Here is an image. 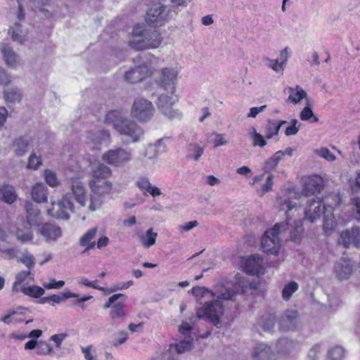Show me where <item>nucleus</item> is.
Listing matches in <instances>:
<instances>
[{"label": "nucleus", "instance_id": "nucleus-1", "mask_svg": "<svg viewBox=\"0 0 360 360\" xmlns=\"http://www.w3.org/2000/svg\"><path fill=\"white\" fill-rule=\"evenodd\" d=\"M105 122L124 136L127 143H137L143 137V128L135 120L124 116L119 110L109 111L105 115Z\"/></svg>", "mask_w": 360, "mask_h": 360}, {"label": "nucleus", "instance_id": "nucleus-2", "mask_svg": "<svg viewBox=\"0 0 360 360\" xmlns=\"http://www.w3.org/2000/svg\"><path fill=\"white\" fill-rule=\"evenodd\" d=\"M234 291L224 289L216 295L217 299L207 302L197 311L198 319H206L217 328L221 326V316L224 314V306L221 300H232L235 295Z\"/></svg>", "mask_w": 360, "mask_h": 360}, {"label": "nucleus", "instance_id": "nucleus-3", "mask_svg": "<svg viewBox=\"0 0 360 360\" xmlns=\"http://www.w3.org/2000/svg\"><path fill=\"white\" fill-rule=\"evenodd\" d=\"M288 223L276 224L273 229L265 231L261 241V247L266 254L276 255L280 249L279 235L288 229Z\"/></svg>", "mask_w": 360, "mask_h": 360}, {"label": "nucleus", "instance_id": "nucleus-4", "mask_svg": "<svg viewBox=\"0 0 360 360\" xmlns=\"http://www.w3.org/2000/svg\"><path fill=\"white\" fill-rule=\"evenodd\" d=\"M137 57L141 60V63L124 74V80L129 83L140 82L151 75L149 63H152L155 57L150 53H140Z\"/></svg>", "mask_w": 360, "mask_h": 360}, {"label": "nucleus", "instance_id": "nucleus-5", "mask_svg": "<svg viewBox=\"0 0 360 360\" xmlns=\"http://www.w3.org/2000/svg\"><path fill=\"white\" fill-rule=\"evenodd\" d=\"M155 111L151 101L143 98H137L131 105V115L139 122H147L152 119Z\"/></svg>", "mask_w": 360, "mask_h": 360}, {"label": "nucleus", "instance_id": "nucleus-6", "mask_svg": "<svg viewBox=\"0 0 360 360\" xmlns=\"http://www.w3.org/2000/svg\"><path fill=\"white\" fill-rule=\"evenodd\" d=\"M131 159V152L121 147L108 150L102 155V160L105 162L117 167L125 165Z\"/></svg>", "mask_w": 360, "mask_h": 360}, {"label": "nucleus", "instance_id": "nucleus-7", "mask_svg": "<svg viewBox=\"0 0 360 360\" xmlns=\"http://www.w3.org/2000/svg\"><path fill=\"white\" fill-rule=\"evenodd\" d=\"M169 12L170 9L167 6L159 3L148 11L146 22L150 26L160 27L168 21Z\"/></svg>", "mask_w": 360, "mask_h": 360}, {"label": "nucleus", "instance_id": "nucleus-8", "mask_svg": "<svg viewBox=\"0 0 360 360\" xmlns=\"http://www.w3.org/2000/svg\"><path fill=\"white\" fill-rule=\"evenodd\" d=\"M162 42L160 34L155 30L145 31L143 39H131L129 42L131 48L140 50L158 48Z\"/></svg>", "mask_w": 360, "mask_h": 360}, {"label": "nucleus", "instance_id": "nucleus-9", "mask_svg": "<svg viewBox=\"0 0 360 360\" xmlns=\"http://www.w3.org/2000/svg\"><path fill=\"white\" fill-rule=\"evenodd\" d=\"M70 193H66L57 203H52L48 214L56 219H68L70 214L73 212V203L70 200Z\"/></svg>", "mask_w": 360, "mask_h": 360}, {"label": "nucleus", "instance_id": "nucleus-10", "mask_svg": "<svg viewBox=\"0 0 360 360\" xmlns=\"http://www.w3.org/2000/svg\"><path fill=\"white\" fill-rule=\"evenodd\" d=\"M240 268L247 274L252 276H259L264 274L263 259L257 254L240 257Z\"/></svg>", "mask_w": 360, "mask_h": 360}, {"label": "nucleus", "instance_id": "nucleus-11", "mask_svg": "<svg viewBox=\"0 0 360 360\" xmlns=\"http://www.w3.org/2000/svg\"><path fill=\"white\" fill-rule=\"evenodd\" d=\"M300 323L299 314L294 310L285 311L279 318L278 326L282 331L294 330Z\"/></svg>", "mask_w": 360, "mask_h": 360}, {"label": "nucleus", "instance_id": "nucleus-12", "mask_svg": "<svg viewBox=\"0 0 360 360\" xmlns=\"http://www.w3.org/2000/svg\"><path fill=\"white\" fill-rule=\"evenodd\" d=\"M323 210L328 209L323 205L322 201L319 199L311 198L307 201V205L304 207L305 217L311 222H314L317 218L323 213Z\"/></svg>", "mask_w": 360, "mask_h": 360}, {"label": "nucleus", "instance_id": "nucleus-13", "mask_svg": "<svg viewBox=\"0 0 360 360\" xmlns=\"http://www.w3.org/2000/svg\"><path fill=\"white\" fill-rule=\"evenodd\" d=\"M177 75L178 72L175 69L165 68L162 70L161 75L157 79V83L165 90L174 92Z\"/></svg>", "mask_w": 360, "mask_h": 360}, {"label": "nucleus", "instance_id": "nucleus-14", "mask_svg": "<svg viewBox=\"0 0 360 360\" xmlns=\"http://www.w3.org/2000/svg\"><path fill=\"white\" fill-rule=\"evenodd\" d=\"M339 241L345 248L352 245L356 248H360V228L354 227L342 231L340 233Z\"/></svg>", "mask_w": 360, "mask_h": 360}, {"label": "nucleus", "instance_id": "nucleus-15", "mask_svg": "<svg viewBox=\"0 0 360 360\" xmlns=\"http://www.w3.org/2000/svg\"><path fill=\"white\" fill-rule=\"evenodd\" d=\"M252 360H276V354L271 348L264 344L259 343L253 347Z\"/></svg>", "mask_w": 360, "mask_h": 360}, {"label": "nucleus", "instance_id": "nucleus-16", "mask_svg": "<svg viewBox=\"0 0 360 360\" xmlns=\"http://www.w3.org/2000/svg\"><path fill=\"white\" fill-rule=\"evenodd\" d=\"M334 271L339 280L347 279L353 272L352 261L343 258L339 259L335 264Z\"/></svg>", "mask_w": 360, "mask_h": 360}, {"label": "nucleus", "instance_id": "nucleus-17", "mask_svg": "<svg viewBox=\"0 0 360 360\" xmlns=\"http://www.w3.org/2000/svg\"><path fill=\"white\" fill-rule=\"evenodd\" d=\"M71 194L81 207H85L87 201L84 184L78 179L71 180Z\"/></svg>", "mask_w": 360, "mask_h": 360}, {"label": "nucleus", "instance_id": "nucleus-18", "mask_svg": "<svg viewBox=\"0 0 360 360\" xmlns=\"http://www.w3.org/2000/svg\"><path fill=\"white\" fill-rule=\"evenodd\" d=\"M39 233L48 243L56 242L62 236L61 229L52 224H44L39 229Z\"/></svg>", "mask_w": 360, "mask_h": 360}, {"label": "nucleus", "instance_id": "nucleus-19", "mask_svg": "<svg viewBox=\"0 0 360 360\" xmlns=\"http://www.w3.org/2000/svg\"><path fill=\"white\" fill-rule=\"evenodd\" d=\"M174 102L172 98L167 95L162 94L158 97V108L169 118H173L178 115L179 112L172 108Z\"/></svg>", "mask_w": 360, "mask_h": 360}, {"label": "nucleus", "instance_id": "nucleus-20", "mask_svg": "<svg viewBox=\"0 0 360 360\" xmlns=\"http://www.w3.org/2000/svg\"><path fill=\"white\" fill-rule=\"evenodd\" d=\"M86 139L87 143L92 144L94 148H98V146L109 141L110 134L105 130H98L95 132H89Z\"/></svg>", "mask_w": 360, "mask_h": 360}, {"label": "nucleus", "instance_id": "nucleus-21", "mask_svg": "<svg viewBox=\"0 0 360 360\" xmlns=\"http://www.w3.org/2000/svg\"><path fill=\"white\" fill-rule=\"evenodd\" d=\"M91 191L98 195L109 194L112 190V184L110 181L106 180H92L89 183Z\"/></svg>", "mask_w": 360, "mask_h": 360}, {"label": "nucleus", "instance_id": "nucleus-22", "mask_svg": "<svg viewBox=\"0 0 360 360\" xmlns=\"http://www.w3.org/2000/svg\"><path fill=\"white\" fill-rule=\"evenodd\" d=\"M136 185L143 192L144 195L150 194L153 197H156L162 195L160 189L153 186L147 177L139 178L136 182Z\"/></svg>", "mask_w": 360, "mask_h": 360}, {"label": "nucleus", "instance_id": "nucleus-23", "mask_svg": "<svg viewBox=\"0 0 360 360\" xmlns=\"http://www.w3.org/2000/svg\"><path fill=\"white\" fill-rule=\"evenodd\" d=\"M98 232V228L94 227L88 230L82 237L79 238V245L84 247L83 252H86L89 250H91L96 246V236Z\"/></svg>", "mask_w": 360, "mask_h": 360}, {"label": "nucleus", "instance_id": "nucleus-24", "mask_svg": "<svg viewBox=\"0 0 360 360\" xmlns=\"http://www.w3.org/2000/svg\"><path fill=\"white\" fill-rule=\"evenodd\" d=\"M322 181V179L317 175L308 178L304 183L303 194L305 195H314L316 192L319 191Z\"/></svg>", "mask_w": 360, "mask_h": 360}, {"label": "nucleus", "instance_id": "nucleus-25", "mask_svg": "<svg viewBox=\"0 0 360 360\" xmlns=\"http://www.w3.org/2000/svg\"><path fill=\"white\" fill-rule=\"evenodd\" d=\"M34 273L32 271H21L15 275V281L12 286V291L18 292L27 280L34 281Z\"/></svg>", "mask_w": 360, "mask_h": 360}, {"label": "nucleus", "instance_id": "nucleus-26", "mask_svg": "<svg viewBox=\"0 0 360 360\" xmlns=\"http://www.w3.org/2000/svg\"><path fill=\"white\" fill-rule=\"evenodd\" d=\"M4 99L7 104H16L22 99V90L16 86L6 89L3 92Z\"/></svg>", "mask_w": 360, "mask_h": 360}, {"label": "nucleus", "instance_id": "nucleus-27", "mask_svg": "<svg viewBox=\"0 0 360 360\" xmlns=\"http://www.w3.org/2000/svg\"><path fill=\"white\" fill-rule=\"evenodd\" d=\"M31 195L36 202H46L48 200L46 186L42 183H37L32 186Z\"/></svg>", "mask_w": 360, "mask_h": 360}, {"label": "nucleus", "instance_id": "nucleus-28", "mask_svg": "<svg viewBox=\"0 0 360 360\" xmlns=\"http://www.w3.org/2000/svg\"><path fill=\"white\" fill-rule=\"evenodd\" d=\"M27 212V221L30 226L37 225L40 222V212L31 202H27L25 205Z\"/></svg>", "mask_w": 360, "mask_h": 360}, {"label": "nucleus", "instance_id": "nucleus-29", "mask_svg": "<svg viewBox=\"0 0 360 360\" xmlns=\"http://www.w3.org/2000/svg\"><path fill=\"white\" fill-rule=\"evenodd\" d=\"M137 236L141 245L144 248H149L155 244L158 233L153 231V228H150L146 233L139 232Z\"/></svg>", "mask_w": 360, "mask_h": 360}, {"label": "nucleus", "instance_id": "nucleus-30", "mask_svg": "<svg viewBox=\"0 0 360 360\" xmlns=\"http://www.w3.org/2000/svg\"><path fill=\"white\" fill-rule=\"evenodd\" d=\"M124 300L117 302L110 309V316L112 324H115L118 321H122L126 317L124 311L125 304Z\"/></svg>", "mask_w": 360, "mask_h": 360}, {"label": "nucleus", "instance_id": "nucleus-31", "mask_svg": "<svg viewBox=\"0 0 360 360\" xmlns=\"http://www.w3.org/2000/svg\"><path fill=\"white\" fill-rule=\"evenodd\" d=\"M286 89L289 92L288 101L293 104H297L302 99L307 98V92L299 85H296L295 87L288 86Z\"/></svg>", "mask_w": 360, "mask_h": 360}, {"label": "nucleus", "instance_id": "nucleus-32", "mask_svg": "<svg viewBox=\"0 0 360 360\" xmlns=\"http://www.w3.org/2000/svg\"><path fill=\"white\" fill-rule=\"evenodd\" d=\"M17 198V194L13 186L4 184L0 186V199L6 203L12 204Z\"/></svg>", "mask_w": 360, "mask_h": 360}, {"label": "nucleus", "instance_id": "nucleus-33", "mask_svg": "<svg viewBox=\"0 0 360 360\" xmlns=\"http://www.w3.org/2000/svg\"><path fill=\"white\" fill-rule=\"evenodd\" d=\"M30 143V139L28 137L21 136L16 139L13 143L15 153L18 156L24 155L27 151Z\"/></svg>", "mask_w": 360, "mask_h": 360}, {"label": "nucleus", "instance_id": "nucleus-34", "mask_svg": "<svg viewBox=\"0 0 360 360\" xmlns=\"http://www.w3.org/2000/svg\"><path fill=\"white\" fill-rule=\"evenodd\" d=\"M1 52L8 66L15 67L17 65L18 56L8 45L4 44L1 48Z\"/></svg>", "mask_w": 360, "mask_h": 360}, {"label": "nucleus", "instance_id": "nucleus-35", "mask_svg": "<svg viewBox=\"0 0 360 360\" xmlns=\"http://www.w3.org/2000/svg\"><path fill=\"white\" fill-rule=\"evenodd\" d=\"M333 208L329 207V210L324 211L323 229L326 235H330L335 229L337 223L334 219L333 214L330 210Z\"/></svg>", "mask_w": 360, "mask_h": 360}, {"label": "nucleus", "instance_id": "nucleus-36", "mask_svg": "<svg viewBox=\"0 0 360 360\" xmlns=\"http://www.w3.org/2000/svg\"><path fill=\"white\" fill-rule=\"evenodd\" d=\"M282 159L283 154L280 152H276L271 158L265 161L263 166L264 172L269 173L274 170Z\"/></svg>", "mask_w": 360, "mask_h": 360}, {"label": "nucleus", "instance_id": "nucleus-37", "mask_svg": "<svg viewBox=\"0 0 360 360\" xmlns=\"http://www.w3.org/2000/svg\"><path fill=\"white\" fill-rule=\"evenodd\" d=\"M112 171L110 167L104 164L97 165L93 170V180H103L111 175Z\"/></svg>", "mask_w": 360, "mask_h": 360}, {"label": "nucleus", "instance_id": "nucleus-38", "mask_svg": "<svg viewBox=\"0 0 360 360\" xmlns=\"http://www.w3.org/2000/svg\"><path fill=\"white\" fill-rule=\"evenodd\" d=\"M20 291H21L25 295L35 298L40 297L45 292L42 288L37 285H32L28 287L22 285Z\"/></svg>", "mask_w": 360, "mask_h": 360}, {"label": "nucleus", "instance_id": "nucleus-39", "mask_svg": "<svg viewBox=\"0 0 360 360\" xmlns=\"http://www.w3.org/2000/svg\"><path fill=\"white\" fill-rule=\"evenodd\" d=\"M204 149L198 144H189L188 146L187 158L198 161L203 154Z\"/></svg>", "mask_w": 360, "mask_h": 360}, {"label": "nucleus", "instance_id": "nucleus-40", "mask_svg": "<svg viewBox=\"0 0 360 360\" xmlns=\"http://www.w3.org/2000/svg\"><path fill=\"white\" fill-rule=\"evenodd\" d=\"M15 237L18 240L25 243L32 240L33 235L30 228L24 229L18 228L15 232Z\"/></svg>", "mask_w": 360, "mask_h": 360}, {"label": "nucleus", "instance_id": "nucleus-41", "mask_svg": "<svg viewBox=\"0 0 360 360\" xmlns=\"http://www.w3.org/2000/svg\"><path fill=\"white\" fill-rule=\"evenodd\" d=\"M276 316L274 314H269L262 316L261 327L264 331H271L276 323Z\"/></svg>", "mask_w": 360, "mask_h": 360}, {"label": "nucleus", "instance_id": "nucleus-42", "mask_svg": "<svg viewBox=\"0 0 360 360\" xmlns=\"http://www.w3.org/2000/svg\"><path fill=\"white\" fill-rule=\"evenodd\" d=\"M344 349L342 347H334L328 350L326 360H342L344 357Z\"/></svg>", "mask_w": 360, "mask_h": 360}, {"label": "nucleus", "instance_id": "nucleus-43", "mask_svg": "<svg viewBox=\"0 0 360 360\" xmlns=\"http://www.w3.org/2000/svg\"><path fill=\"white\" fill-rule=\"evenodd\" d=\"M298 290V284L295 281H291L286 284L282 291V297L284 300H288L292 295Z\"/></svg>", "mask_w": 360, "mask_h": 360}, {"label": "nucleus", "instance_id": "nucleus-44", "mask_svg": "<svg viewBox=\"0 0 360 360\" xmlns=\"http://www.w3.org/2000/svg\"><path fill=\"white\" fill-rule=\"evenodd\" d=\"M18 262L25 264L27 267L28 271H32L35 264V258L29 252L25 251L22 254L21 257L18 259Z\"/></svg>", "mask_w": 360, "mask_h": 360}, {"label": "nucleus", "instance_id": "nucleus-45", "mask_svg": "<svg viewBox=\"0 0 360 360\" xmlns=\"http://www.w3.org/2000/svg\"><path fill=\"white\" fill-rule=\"evenodd\" d=\"M21 25L20 23H15V25L10 27L8 33L11 36L13 41L22 43L23 38L21 35Z\"/></svg>", "mask_w": 360, "mask_h": 360}, {"label": "nucleus", "instance_id": "nucleus-46", "mask_svg": "<svg viewBox=\"0 0 360 360\" xmlns=\"http://www.w3.org/2000/svg\"><path fill=\"white\" fill-rule=\"evenodd\" d=\"M279 127H276V122L274 120H269L264 129L266 139H271L274 136L277 135Z\"/></svg>", "mask_w": 360, "mask_h": 360}, {"label": "nucleus", "instance_id": "nucleus-47", "mask_svg": "<svg viewBox=\"0 0 360 360\" xmlns=\"http://www.w3.org/2000/svg\"><path fill=\"white\" fill-rule=\"evenodd\" d=\"M300 118L303 121H308L312 118V122H318L319 118L314 114L311 108L307 104L300 112Z\"/></svg>", "mask_w": 360, "mask_h": 360}, {"label": "nucleus", "instance_id": "nucleus-48", "mask_svg": "<svg viewBox=\"0 0 360 360\" xmlns=\"http://www.w3.org/2000/svg\"><path fill=\"white\" fill-rule=\"evenodd\" d=\"M250 136L252 140V145L254 146L264 147L266 145L264 137L260 134L257 133L255 128H252Z\"/></svg>", "mask_w": 360, "mask_h": 360}, {"label": "nucleus", "instance_id": "nucleus-49", "mask_svg": "<svg viewBox=\"0 0 360 360\" xmlns=\"http://www.w3.org/2000/svg\"><path fill=\"white\" fill-rule=\"evenodd\" d=\"M323 350V347L321 344L314 345L309 350L308 358L310 360H319Z\"/></svg>", "mask_w": 360, "mask_h": 360}, {"label": "nucleus", "instance_id": "nucleus-50", "mask_svg": "<svg viewBox=\"0 0 360 360\" xmlns=\"http://www.w3.org/2000/svg\"><path fill=\"white\" fill-rule=\"evenodd\" d=\"M18 249L17 248H1L0 257L11 260L17 257Z\"/></svg>", "mask_w": 360, "mask_h": 360}, {"label": "nucleus", "instance_id": "nucleus-51", "mask_svg": "<svg viewBox=\"0 0 360 360\" xmlns=\"http://www.w3.org/2000/svg\"><path fill=\"white\" fill-rule=\"evenodd\" d=\"M128 338V333L124 330H121L116 333L114 335V340L112 341L111 344L112 346L117 347L120 345L124 344Z\"/></svg>", "mask_w": 360, "mask_h": 360}, {"label": "nucleus", "instance_id": "nucleus-52", "mask_svg": "<svg viewBox=\"0 0 360 360\" xmlns=\"http://www.w3.org/2000/svg\"><path fill=\"white\" fill-rule=\"evenodd\" d=\"M177 354L174 349V345L170 344L167 348L161 354V360H176L177 358Z\"/></svg>", "mask_w": 360, "mask_h": 360}, {"label": "nucleus", "instance_id": "nucleus-53", "mask_svg": "<svg viewBox=\"0 0 360 360\" xmlns=\"http://www.w3.org/2000/svg\"><path fill=\"white\" fill-rule=\"evenodd\" d=\"M44 179L47 184L51 187H55L59 184L56 174L51 170L46 169L44 171Z\"/></svg>", "mask_w": 360, "mask_h": 360}, {"label": "nucleus", "instance_id": "nucleus-54", "mask_svg": "<svg viewBox=\"0 0 360 360\" xmlns=\"http://www.w3.org/2000/svg\"><path fill=\"white\" fill-rule=\"evenodd\" d=\"M192 347V340H183L178 344L174 345V349L177 355L188 351Z\"/></svg>", "mask_w": 360, "mask_h": 360}, {"label": "nucleus", "instance_id": "nucleus-55", "mask_svg": "<svg viewBox=\"0 0 360 360\" xmlns=\"http://www.w3.org/2000/svg\"><path fill=\"white\" fill-rule=\"evenodd\" d=\"M53 352L52 347L45 342H39L36 347V352L39 355L51 354Z\"/></svg>", "mask_w": 360, "mask_h": 360}, {"label": "nucleus", "instance_id": "nucleus-56", "mask_svg": "<svg viewBox=\"0 0 360 360\" xmlns=\"http://www.w3.org/2000/svg\"><path fill=\"white\" fill-rule=\"evenodd\" d=\"M316 154L329 162H333L336 158L327 148H321L315 151Z\"/></svg>", "mask_w": 360, "mask_h": 360}, {"label": "nucleus", "instance_id": "nucleus-57", "mask_svg": "<svg viewBox=\"0 0 360 360\" xmlns=\"http://www.w3.org/2000/svg\"><path fill=\"white\" fill-rule=\"evenodd\" d=\"M120 298H123L124 300H125L126 299V296L122 293H117V294H115L112 296H110L108 301L104 304L103 305V308L104 309H108V308H110L112 309V306L117 302H118L119 299Z\"/></svg>", "mask_w": 360, "mask_h": 360}, {"label": "nucleus", "instance_id": "nucleus-58", "mask_svg": "<svg viewBox=\"0 0 360 360\" xmlns=\"http://www.w3.org/2000/svg\"><path fill=\"white\" fill-rule=\"evenodd\" d=\"M352 217L356 219L360 220V199L355 198L352 200Z\"/></svg>", "mask_w": 360, "mask_h": 360}, {"label": "nucleus", "instance_id": "nucleus-59", "mask_svg": "<svg viewBox=\"0 0 360 360\" xmlns=\"http://www.w3.org/2000/svg\"><path fill=\"white\" fill-rule=\"evenodd\" d=\"M212 136H214L213 143L214 147L224 146L228 143V141L225 139L224 134L214 133Z\"/></svg>", "mask_w": 360, "mask_h": 360}, {"label": "nucleus", "instance_id": "nucleus-60", "mask_svg": "<svg viewBox=\"0 0 360 360\" xmlns=\"http://www.w3.org/2000/svg\"><path fill=\"white\" fill-rule=\"evenodd\" d=\"M41 165L40 157L36 155V154H32L28 160L27 167L30 169H36Z\"/></svg>", "mask_w": 360, "mask_h": 360}, {"label": "nucleus", "instance_id": "nucleus-61", "mask_svg": "<svg viewBox=\"0 0 360 360\" xmlns=\"http://www.w3.org/2000/svg\"><path fill=\"white\" fill-rule=\"evenodd\" d=\"M10 75L2 68L0 67V85L8 86L11 83Z\"/></svg>", "mask_w": 360, "mask_h": 360}, {"label": "nucleus", "instance_id": "nucleus-62", "mask_svg": "<svg viewBox=\"0 0 360 360\" xmlns=\"http://www.w3.org/2000/svg\"><path fill=\"white\" fill-rule=\"evenodd\" d=\"M266 60L269 62V66L272 68L275 72H280L284 70L285 65H283V63L279 62L278 60H271L267 58Z\"/></svg>", "mask_w": 360, "mask_h": 360}, {"label": "nucleus", "instance_id": "nucleus-63", "mask_svg": "<svg viewBox=\"0 0 360 360\" xmlns=\"http://www.w3.org/2000/svg\"><path fill=\"white\" fill-rule=\"evenodd\" d=\"M67 337L66 333H59L52 335L50 338V340L53 341L56 345V347L60 348L61 343L63 341V340Z\"/></svg>", "mask_w": 360, "mask_h": 360}, {"label": "nucleus", "instance_id": "nucleus-64", "mask_svg": "<svg viewBox=\"0 0 360 360\" xmlns=\"http://www.w3.org/2000/svg\"><path fill=\"white\" fill-rule=\"evenodd\" d=\"M143 27L141 25H136L134 27L132 30V34L134 36L133 39H143L144 37V32Z\"/></svg>", "mask_w": 360, "mask_h": 360}]
</instances>
